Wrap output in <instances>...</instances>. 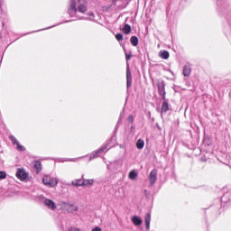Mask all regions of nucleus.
<instances>
[{"label":"nucleus","instance_id":"obj_1","mask_svg":"<svg viewBox=\"0 0 231 231\" xmlns=\"http://www.w3.org/2000/svg\"><path fill=\"white\" fill-rule=\"evenodd\" d=\"M15 176L17 180H19L20 181H24L25 183L32 180V177H30V172H28L24 168H18Z\"/></svg>","mask_w":231,"mask_h":231},{"label":"nucleus","instance_id":"obj_2","mask_svg":"<svg viewBox=\"0 0 231 231\" xmlns=\"http://www.w3.org/2000/svg\"><path fill=\"white\" fill-rule=\"evenodd\" d=\"M42 183L45 185V187L53 189L59 185V179L56 177H51V175H44L42 178Z\"/></svg>","mask_w":231,"mask_h":231},{"label":"nucleus","instance_id":"obj_3","mask_svg":"<svg viewBox=\"0 0 231 231\" xmlns=\"http://www.w3.org/2000/svg\"><path fill=\"white\" fill-rule=\"evenodd\" d=\"M76 1V6L78 12L80 14H85V12H88V7L86 6V3H88V0H75Z\"/></svg>","mask_w":231,"mask_h":231},{"label":"nucleus","instance_id":"obj_4","mask_svg":"<svg viewBox=\"0 0 231 231\" xmlns=\"http://www.w3.org/2000/svg\"><path fill=\"white\" fill-rule=\"evenodd\" d=\"M63 210H66V212H69V214H73V212H79V206L70 203H64Z\"/></svg>","mask_w":231,"mask_h":231},{"label":"nucleus","instance_id":"obj_5","mask_svg":"<svg viewBox=\"0 0 231 231\" xmlns=\"http://www.w3.org/2000/svg\"><path fill=\"white\" fill-rule=\"evenodd\" d=\"M9 140H11L13 145L16 146L17 151H20V152L26 151V148L24 146H23L21 143H19V140H17V138H15V136L10 135Z\"/></svg>","mask_w":231,"mask_h":231},{"label":"nucleus","instance_id":"obj_6","mask_svg":"<svg viewBox=\"0 0 231 231\" xmlns=\"http://www.w3.org/2000/svg\"><path fill=\"white\" fill-rule=\"evenodd\" d=\"M109 149H111V146L110 145H107V146H104L102 147L101 149L92 152L90 154V160H93L95 158H98V156H100V153L101 152H107V151H109Z\"/></svg>","mask_w":231,"mask_h":231},{"label":"nucleus","instance_id":"obj_7","mask_svg":"<svg viewBox=\"0 0 231 231\" xmlns=\"http://www.w3.org/2000/svg\"><path fill=\"white\" fill-rule=\"evenodd\" d=\"M69 14L71 17H74V15H77V1L76 0H70Z\"/></svg>","mask_w":231,"mask_h":231},{"label":"nucleus","instance_id":"obj_8","mask_svg":"<svg viewBox=\"0 0 231 231\" xmlns=\"http://www.w3.org/2000/svg\"><path fill=\"white\" fill-rule=\"evenodd\" d=\"M43 203L50 210H57V204L53 200L46 199Z\"/></svg>","mask_w":231,"mask_h":231},{"label":"nucleus","instance_id":"obj_9","mask_svg":"<svg viewBox=\"0 0 231 231\" xmlns=\"http://www.w3.org/2000/svg\"><path fill=\"white\" fill-rule=\"evenodd\" d=\"M131 222L134 226L138 227V226H142L143 220L141 218V217L134 215L131 217Z\"/></svg>","mask_w":231,"mask_h":231},{"label":"nucleus","instance_id":"obj_10","mask_svg":"<svg viewBox=\"0 0 231 231\" xmlns=\"http://www.w3.org/2000/svg\"><path fill=\"white\" fill-rule=\"evenodd\" d=\"M157 176H158V171H156V170H152L150 172L149 180L152 185H154V183H156Z\"/></svg>","mask_w":231,"mask_h":231},{"label":"nucleus","instance_id":"obj_11","mask_svg":"<svg viewBox=\"0 0 231 231\" xmlns=\"http://www.w3.org/2000/svg\"><path fill=\"white\" fill-rule=\"evenodd\" d=\"M71 184L74 187H84V176H82V179H76L72 180Z\"/></svg>","mask_w":231,"mask_h":231},{"label":"nucleus","instance_id":"obj_12","mask_svg":"<svg viewBox=\"0 0 231 231\" xmlns=\"http://www.w3.org/2000/svg\"><path fill=\"white\" fill-rule=\"evenodd\" d=\"M144 223H145L147 230H149V228H151V213H147L145 215Z\"/></svg>","mask_w":231,"mask_h":231},{"label":"nucleus","instance_id":"obj_13","mask_svg":"<svg viewBox=\"0 0 231 231\" xmlns=\"http://www.w3.org/2000/svg\"><path fill=\"white\" fill-rule=\"evenodd\" d=\"M93 183H95V180L83 178V187H91Z\"/></svg>","mask_w":231,"mask_h":231},{"label":"nucleus","instance_id":"obj_14","mask_svg":"<svg viewBox=\"0 0 231 231\" xmlns=\"http://www.w3.org/2000/svg\"><path fill=\"white\" fill-rule=\"evenodd\" d=\"M128 178L129 180H132L133 181H134V180L138 178V171H136L135 170L131 171L128 174Z\"/></svg>","mask_w":231,"mask_h":231},{"label":"nucleus","instance_id":"obj_15","mask_svg":"<svg viewBox=\"0 0 231 231\" xmlns=\"http://www.w3.org/2000/svg\"><path fill=\"white\" fill-rule=\"evenodd\" d=\"M192 71V69H190V66L186 65L183 69V75L184 77H190V73Z\"/></svg>","mask_w":231,"mask_h":231},{"label":"nucleus","instance_id":"obj_16","mask_svg":"<svg viewBox=\"0 0 231 231\" xmlns=\"http://www.w3.org/2000/svg\"><path fill=\"white\" fill-rule=\"evenodd\" d=\"M159 57L161 59H164L165 60H167V59H169V57H170L169 51H161L159 52Z\"/></svg>","mask_w":231,"mask_h":231},{"label":"nucleus","instance_id":"obj_17","mask_svg":"<svg viewBox=\"0 0 231 231\" xmlns=\"http://www.w3.org/2000/svg\"><path fill=\"white\" fill-rule=\"evenodd\" d=\"M121 30L123 33H125V35H129V33H131V25L125 24Z\"/></svg>","mask_w":231,"mask_h":231},{"label":"nucleus","instance_id":"obj_18","mask_svg":"<svg viewBox=\"0 0 231 231\" xmlns=\"http://www.w3.org/2000/svg\"><path fill=\"white\" fill-rule=\"evenodd\" d=\"M34 169L36 170L37 172H41L42 171V165L41 164V162L36 161L34 162Z\"/></svg>","mask_w":231,"mask_h":231},{"label":"nucleus","instance_id":"obj_19","mask_svg":"<svg viewBox=\"0 0 231 231\" xmlns=\"http://www.w3.org/2000/svg\"><path fill=\"white\" fill-rule=\"evenodd\" d=\"M144 145H145V142H143V140L142 139H139L136 143L137 149H143Z\"/></svg>","mask_w":231,"mask_h":231},{"label":"nucleus","instance_id":"obj_20","mask_svg":"<svg viewBox=\"0 0 231 231\" xmlns=\"http://www.w3.org/2000/svg\"><path fill=\"white\" fill-rule=\"evenodd\" d=\"M169 111V103L168 102H163L162 106V113H167Z\"/></svg>","mask_w":231,"mask_h":231},{"label":"nucleus","instance_id":"obj_21","mask_svg":"<svg viewBox=\"0 0 231 231\" xmlns=\"http://www.w3.org/2000/svg\"><path fill=\"white\" fill-rule=\"evenodd\" d=\"M130 42L133 44V46H138V37L132 36L130 39Z\"/></svg>","mask_w":231,"mask_h":231},{"label":"nucleus","instance_id":"obj_22","mask_svg":"<svg viewBox=\"0 0 231 231\" xmlns=\"http://www.w3.org/2000/svg\"><path fill=\"white\" fill-rule=\"evenodd\" d=\"M87 15L86 19H88V21H93L95 19V14H93V12H88Z\"/></svg>","mask_w":231,"mask_h":231},{"label":"nucleus","instance_id":"obj_23","mask_svg":"<svg viewBox=\"0 0 231 231\" xmlns=\"http://www.w3.org/2000/svg\"><path fill=\"white\" fill-rule=\"evenodd\" d=\"M116 41H124V35L122 33L116 34Z\"/></svg>","mask_w":231,"mask_h":231},{"label":"nucleus","instance_id":"obj_24","mask_svg":"<svg viewBox=\"0 0 231 231\" xmlns=\"http://www.w3.org/2000/svg\"><path fill=\"white\" fill-rule=\"evenodd\" d=\"M129 79H133V78L131 77V70H129V69H127L126 70V80Z\"/></svg>","mask_w":231,"mask_h":231},{"label":"nucleus","instance_id":"obj_25","mask_svg":"<svg viewBox=\"0 0 231 231\" xmlns=\"http://www.w3.org/2000/svg\"><path fill=\"white\" fill-rule=\"evenodd\" d=\"M0 180H6V173L5 171H0Z\"/></svg>","mask_w":231,"mask_h":231},{"label":"nucleus","instance_id":"obj_26","mask_svg":"<svg viewBox=\"0 0 231 231\" xmlns=\"http://www.w3.org/2000/svg\"><path fill=\"white\" fill-rule=\"evenodd\" d=\"M132 84H133V79H126V86H127V88H131Z\"/></svg>","mask_w":231,"mask_h":231},{"label":"nucleus","instance_id":"obj_27","mask_svg":"<svg viewBox=\"0 0 231 231\" xmlns=\"http://www.w3.org/2000/svg\"><path fill=\"white\" fill-rule=\"evenodd\" d=\"M125 59H126V60H130V59H131V54L125 53Z\"/></svg>","mask_w":231,"mask_h":231}]
</instances>
